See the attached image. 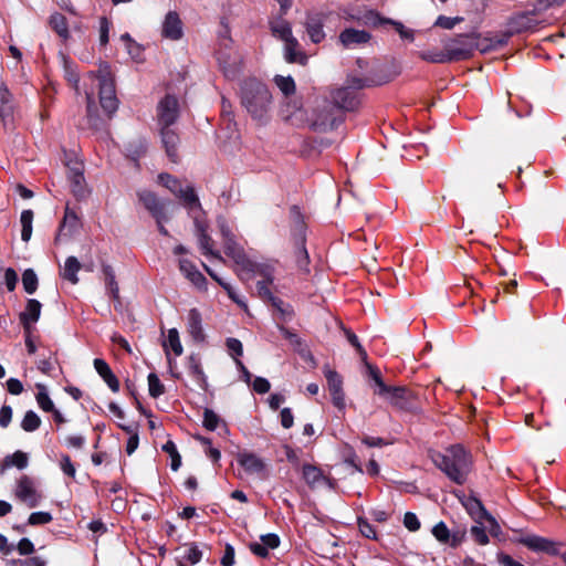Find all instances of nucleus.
<instances>
[{
  "label": "nucleus",
  "instance_id": "680f3d73",
  "mask_svg": "<svg viewBox=\"0 0 566 566\" xmlns=\"http://www.w3.org/2000/svg\"><path fill=\"white\" fill-rule=\"evenodd\" d=\"M281 424L285 429L293 427L294 417L290 408H283L280 413Z\"/></svg>",
  "mask_w": 566,
  "mask_h": 566
},
{
  "label": "nucleus",
  "instance_id": "7ed1b4c3",
  "mask_svg": "<svg viewBox=\"0 0 566 566\" xmlns=\"http://www.w3.org/2000/svg\"><path fill=\"white\" fill-rule=\"evenodd\" d=\"M432 461L452 481L462 484L471 469V455L462 446H452L446 453L432 454Z\"/></svg>",
  "mask_w": 566,
  "mask_h": 566
},
{
  "label": "nucleus",
  "instance_id": "473e14b6",
  "mask_svg": "<svg viewBox=\"0 0 566 566\" xmlns=\"http://www.w3.org/2000/svg\"><path fill=\"white\" fill-rule=\"evenodd\" d=\"M189 373L200 388L205 389L207 387L206 375L199 360L193 356L189 358Z\"/></svg>",
  "mask_w": 566,
  "mask_h": 566
},
{
  "label": "nucleus",
  "instance_id": "79ce46f5",
  "mask_svg": "<svg viewBox=\"0 0 566 566\" xmlns=\"http://www.w3.org/2000/svg\"><path fill=\"white\" fill-rule=\"evenodd\" d=\"M41 426L40 417L32 410L25 412L22 421L21 428L27 432H33L38 430Z\"/></svg>",
  "mask_w": 566,
  "mask_h": 566
},
{
  "label": "nucleus",
  "instance_id": "ea45409f",
  "mask_svg": "<svg viewBox=\"0 0 566 566\" xmlns=\"http://www.w3.org/2000/svg\"><path fill=\"white\" fill-rule=\"evenodd\" d=\"M106 290L109 296L119 303V289L115 281V275L111 268L104 269Z\"/></svg>",
  "mask_w": 566,
  "mask_h": 566
},
{
  "label": "nucleus",
  "instance_id": "c756f323",
  "mask_svg": "<svg viewBox=\"0 0 566 566\" xmlns=\"http://www.w3.org/2000/svg\"><path fill=\"white\" fill-rule=\"evenodd\" d=\"M521 544L525 545L527 548L534 552H553V544L544 537H539L536 535H527L518 541Z\"/></svg>",
  "mask_w": 566,
  "mask_h": 566
},
{
  "label": "nucleus",
  "instance_id": "f704fd0d",
  "mask_svg": "<svg viewBox=\"0 0 566 566\" xmlns=\"http://www.w3.org/2000/svg\"><path fill=\"white\" fill-rule=\"evenodd\" d=\"M323 373L326 377L329 392L343 390V379L335 370L325 366Z\"/></svg>",
  "mask_w": 566,
  "mask_h": 566
},
{
  "label": "nucleus",
  "instance_id": "a211bd4d",
  "mask_svg": "<svg viewBox=\"0 0 566 566\" xmlns=\"http://www.w3.org/2000/svg\"><path fill=\"white\" fill-rule=\"evenodd\" d=\"M138 198L145 208L156 218L157 223H160V217L165 213L164 202H161L154 192L148 190L138 192Z\"/></svg>",
  "mask_w": 566,
  "mask_h": 566
},
{
  "label": "nucleus",
  "instance_id": "58836bf2",
  "mask_svg": "<svg viewBox=\"0 0 566 566\" xmlns=\"http://www.w3.org/2000/svg\"><path fill=\"white\" fill-rule=\"evenodd\" d=\"M311 124L319 129H326L328 127H333L334 117H333V107L328 106L322 114H319L316 118L311 120Z\"/></svg>",
  "mask_w": 566,
  "mask_h": 566
},
{
  "label": "nucleus",
  "instance_id": "338daca9",
  "mask_svg": "<svg viewBox=\"0 0 566 566\" xmlns=\"http://www.w3.org/2000/svg\"><path fill=\"white\" fill-rule=\"evenodd\" d=\"M221 564L223 566H233L234 565V548L227 544L224 548V554L221 558Z\"/></svg>",
  "mask_w": 566,
  "mask_h": 566
},
{
  "label": "nucleus",
  "instance_id": "f257e3e1",
  "mask_svg": "<svg viewBox=\"0 0 566 566\" xmlns=\"http://www.w3.org/2000/svg\"><path fill=\"white\" fill-rule=\"evenodd\" d=\"M221 234L224 252L234 261L237 271L242 279L250 280L254 276H260V280L273 283L275 270L273 262H255L250 260L243 249L234 241L231 230L223 224H221Z\"/></svg>",
  "mask_w": 566,
  "mask_h": 566
},
{
  "label": "nucleus",
  "instance_id": "774afa93",
  "mask_svg": "<svg viewBox=\"0 0 566 566\" xmlns=\"http://www.w3.org/2000/svg\"><path fill=\"white\" fill-rule=\"evenodd\" d=\"M497 562L502 566H524L523 564H521L520 562L513 559L510 555L504 554V553H500L497 555Z\"/></svg>",
  "mask_w": 566,
  "mask_h": 566
},
{
  "label": "nucleus",
  "instance_id": "4468645a",
  "mask_svg": "<svg viewBox=\"0 0 566 566\" xmlns=\"http://www.w3.org/2000/svg\"><path fill=\"white\" fill-rule=\"evenodd\" d=\"M273 283L266 282L265 280H259L256 283L258 294L263 300H269L277 308L284 319L290 318L293 311L290 306H284L283 302L275 298L272 294L271 285Z\"/></svg>",
  "mask_w": 566,
  "mask_h": 566
},
{
  "label": "nucleus",
  "instance_id": "423d86ee",
  "mask_svg": "<svg viewBox=\"0 0 566 566\" xmlns=\"http://www.w3.org/2000/svg\"><path fill=\"white\" fill-rule=\"evenodd\" d=\"M13 494L18 501L31 509L38 506L42 501V494L38 489L35 480L27 474H22L17 479Z\"/></svg>",
  "mask_w": 566,
  "mask_h": 566
},
{
  "label": "nucleus",
  "instance_id": "dca6fc26",
  "mask_svg": "<svg viewBox=\"0 0 566 566\" xmlns=\"http://www.w3.org/2000/svg\"><path fill=\"white\" fill-rule=\"evenodd\" d=\"M186 327L193 342L200 343L205 339L202 316L199 310L191 308L188 312Z\"/></svg>",
  "mask_w": 566,
  "mask_h": 566
},
{
  "label": "nucleus",
  "instance_id": "cd10ccee",
  "mask_svg": "<svg viewBox=\"0 0 566 566\" xmlns=\"http://www.w3.org/2000/svg\"><path fill=\"white\" fill-rule=\"evenodd\" d=\"M182 554L178 556V566H191L202 558V552L195 544L184 545Z\"/></svg>",
  "mask_w": 566,
  "mask_h": 566
},
{
  "label": "nucleus",
  "instance_id": "c85d7f7f",
  "mask_svg": "<svg viewBox=\"0 0 566 566\" xmlns=\"http://www.w3.org/2000/svg\"><path fill=\"white\" fill-rule=\"evenodd\" d=\"M28 464H29L28 454L20 450L15 451L14 453L9 454L3 459L1 468H0V474H3L6 470H8L9 468H12V467H14L19 470H23L28 467Z\"/></svg>",
  "mask_w": 566,
  "mask_h": 566
},
{
  "label": "nucleus",
  "instance_id": "b1692460",
  "mask_svg": "<svg viewBox=\"0 0 566 566\" xmlns=\"http://www.w3.org/2000/svg\"><path fill=\"white\" fill-rule=\"evenodd\" d=\"M270 29L272 35L282 42L294 36L292 33L291 23L285 20L282 14L270 20Z\"/></svg>",
  "mask_w": 566,
  "mask_h": 566
},
{
  "label": "nucleus",
  "instance_id": "6e6d98bb",
  "mask_svg": "<svg viewBox=\"0 0 566 566\" xmlns=\"http://www.w3.org/2000/svg\"><path fill=\"white\" fill-rule=\"evenodd\" d=\"M227 348L234 360L243 354L242 343L237 338H228Z\"/></svg>",
  "mask_w": 566,
  "mask_h": 566
},
{
  "label": "nucleus",
  "instance_id": "8fccbe9b",
  "mask_svg": "<svg viewBox=\"0 0 566 566\" xmlns=\"http://www.w3.org/2000/svg\"><path fill=\"white\" fill-rule=\"evenodd\" d=\"M52 515L49 512H34L28 518V524L31 526L44 525L52 521Z\"/></svg>",
  "mask_w": 566,
  "mask_h": 566
},
{
  "label": "nucleus",
  "instance_id": "c9c22d12",
  "mask_svg": "<svg viewBox=\"0 0 566 566\" xmlns=\"http://www.w3.org/2000/svg\"><path fill=\"white\" fill-rule=\"evenodd\" d=\"M66 81L78 92V75L75 65L65 56L61 55Z\"/></svg>",
  "mask_w": 566,
  "mask_h": 566
},
{
  "label": "nucleus",
  "instance_id": "9b49d317",
  "mask_svg": "<svg viewBox=\"0 0 566 566\" xmlns=\"http://www.w3.org/2000/svg\"><path fill=\"white\" fill-rule=\"evenodd\" d=\"M237 461L248 474L259 475L262 478L266 475L265 461L252 452L239 453L237 457Z\"/></svg>",
  "mask_w": 566,
  "mask_h": 566
},
{
  "label": "nucleus",
  "instance_id": "e433bc0d",
  "mask_svg": "<svg viewBox=\"0 0 566 566\" xmlns=\"http://www.w3.org/2000/svg\"><path fill=\"white\" fill-rule=\"evenodd\" d=\"M50 24L52 29L63 39H67L69 36V28L66 23V19L61 13H54L50 18Z\"/></svg>",
  "mask_w": 566,
  "mask_h": 566
},
{
  "label": "nucleus",
  "instance_id": "49530a36",
  "mask_svg": "<svg viewBox=\"0 0 566 566\" xmlns=\"http://www.w3.org/2000/svg\"><path fill=\"white\" fill-rule=\"evenodd\" d=\"M276 86L284 95H290L295 91V83L291 76L277 75L274 78Z\"/></svg>",
  "mask_w": 566,
  "mask_h": 566
},
{
  "label": "nucleus",
  "instance_id": "2f4dec72",
  "mask_svg": "<svg viewBox=\"0 0 566 566\" xmlns=\"http://www.w3.org/2000/svg\"><path fill=\"white\" fill-rule=\"evenodd\" d=\"M467 39L464 35H459L457 39L448 42L444 45L443 55H450L452 50H455L459 52V55L452 57L453 60H461L465 59L471 54V49L467 48L463 43V41Z\"/></svg>",
  "mask_w": 566,
  "mask_h": 566
},
{
  "label": "nucleus",
  "instance_id": "20e7f679",
  "mask_svg": "<svg viewBox=\"0 0 566 566\" xmlns=\"http://www.w3.org/2000/svg\"><path fill=\"white\" fill-rule=\"evenodd\" d=\"M271 93L265 85L250 81L242 87L241 102L253 119L263 122L268 118Z\"/></svg>",
  "mask_w": 566,
  "mask_h": 566
},
{
  "label": "nucleus",
  "instance_id": "a878e982",
  "mask_svg": "<svg viewBox=\"0 0 566 566\" xmlns=\"http://www.w3.org/2000/svg\"><path fill=\"white\" fill-rule=\"evenodd\" d=\"M282 115L293 125H302L307 122L304 111L296 101L286 103L282 108Z\"/></svg>",
  "mask_w": 566,
  "mask_h": 566
},
{
  "label": "nucleus",
  "instance_id": "393cba45",
  "mask_svg": "<svg viewBox=\"0 0 566 566\" xmlns=\"http://www.w3.org/2000/svg\"><path fill=\"white\" fill-rule=\"evenodd\" d=\"M332 102L339 108L350 109L355 106L354 91L349 87H339L331 93Z\"/></svg>",
  "mask_w": 566,
  "mask_h": 566
},
{
  "label": "nucleus",
  "instance_id": "603ef678",
  "mask_svg": "<svg viewBox=\"0 0 566 566\" xmlns=\"http://www.w3.org/2000/svg\"><path fill=\"white\" fill-rule=\"evenodd\" d=\"M471 535L474 541L480 545H486L489 543V536L486 535L484 526L478 523V525L472 526Z\"/></svg>",
  "mask_w": 566,
  "mask_h": 566
},
{
  "label": "nucleus",
  "instance_id": "ddd939ff",
  "mask_svg": "<svg viewBox=\"0 0 566 566\" xmlns=\"http://www.w3.org/2000/svg\"><path fill=\"white\" fill-rule=\"evenodd\" d=\"M179 270L182 275L199 291H207V280L197 266L187 258H180L178 261Z\"/></svg>",
  "mask_w": 566,
  "mask_h": 566
},
{
  "label": "nucleus",
  "instance_id": "bf43d9fd",
  "mask_svg": "<svg viewBox=\"0 0 566 566\" xmlns=\"http://www.w3.org/2000/svg\"><path fill=\"white\" fill-rule=\"evenodd\" d=\"M358 527L360 533L367 537V538H376V531L371 526L370 523H368L365 518L359 517L358 518Z\"/></svg>",
  "mask_w": 566,
  "mask_h": 566
},
{
  "label": "nucleus",
  "instance_id": "bb28decb",
  "mask_svg": "<svg viewBox=\"0 0 566 566\" xmlns=\"http://www.w3.org/2000/svg\"><path fill=\"white\" fill-rule=\"evenodd\" d=\"M303 478L311 488H319L323 484H328V480L323 475L322 471L312 464H305L302 469Z\"/></svg>",
  "mask_w": 566,
  "mask_h": 566
},
{
  "label": "nucleus",
  "instance_id": "f03ea898",
  "mask_svg": "<svg viewBox=\"0 0 566 566\" xmlns=\"http://www.w3.org/2000/svg\"><path fill=\"white\" fill-rule=\"evenodd\" d=\"M91 82V86L85 90L87 111L92 112L94 104V87H98L99 103L107 114H113L118 106L115 95L114 82L112 78L109 65L103 63L99 65L97 73L90 72L86 76L85 84Z\"/></svg>",
  "mask_w": 566,
  "mask_h": 566
},
{
  "label": "nucleus",
  "instance_id": "f3484780",
  "mask_svg": "<svg viewBox=\"0 0 566 566\" xmlns=\"http://www.w3.org/2000/svg\"><path fill=\"white\" fill-rule=\"evenodd\" d=\"M370 34L365 30H357V29H345L339 34V41L340 43L348 49L365 44L369 42Z\"/></svg>",
  "mask_w": 566,
  "mask_h": 566
},
{
  "label": "nucleus",
  "instance_id": "a19ab883",
  "mask_svg": "<svg viewBox=\"0 0 566 566\" xmlns=\"http://www.w3.org/2000/svg\"><path fill=\"white\" fill-rule=\"evenodd\" d=\"M457 55H459V52L455 50H452L451 54L449 56L443 55V51L442 52H421L419 54L420 59H422L423 61H427V62H431V63L449 62V61H452V57H454Z\"/></svg>",
  "mask_w": 566,
  "mask_h": 566
},
{
  "label": "nucleus",
  "instance_id": "6e6552de",
  "mask_svg": "<svg viewBox=\"0 0 566 566\" xmlns=\"http://www.w3.org/2000/svg\"><path fill=\"white\" fill-rule=\"evenodd\" d=\"M189 216L193 219L198 237V243L202 254L218 260H222L220 252L213 249V241L206 233L207 223L206 220L203 219L202 209L200 208V212H193L190 213Z\"/></svg>",
  "mask_w": 566,
  "mask_h": 566
},
{
  "label": "nucleus",
  "instance_id": "5701e85b",
  "mask_svg": "<svg viewBox=\"0 0 566 566\" xmlns=\"http://www.w3.org/2000/svg\"><path fill=\"white\" fill-rule=\"evenodd\" d=\"M41 308L42 305L38 300L31 298L28 301L24 312L20 314V321L27 331L39 321Z\"/></svg>",
  "mask_w": 566,
  "mask_h": 566
},
{
  "label": "nucleus",
  "instance_id": "052dcab7",
  "mask_svg": "<svg viewBox=\"0 0 566 566\" xmlns=\"http://www.w3.org/2000/svg\"><path fill=\"white\" fill-rule=\"evenodd\" d=\"M111 23L106 18H101L99 20V42L102 45H105L108 42V33H109Z\"/></svg>",
  "mask_w": 566,
  "mask_h": 566
},
{
  "label": "nucleus",
  "instance_id": "4be33fe9",
  "mask_svg": "<svg viewBox=\"0 0 566 566\" xmlns=\"http://www.w3.org/2000/svg\"><path fill=\"white\" fill-rule=\"evenodd\" d=\"M464 506L468 513L476 521V523H483L485 520L488 523H492L497 527V523L493 516H491L483 507L481 502L476 499H468L464 502Z\"/></svg>",
  "mask_w": 566,
  "mask_h": 566
},
{
  "label": "nucleus",
  "instance_id": "aec40b11",
  "mask_svg": "<svg viewBox=\"0 0 566 566\" xmlns=\"http://www.w3.org/2000/svg\"><path fill=\"white\" fill-rule=\"evenodd\" d=\"M160 132H161V139H163L164 147L166 149L167 156L169 157V159L172 163H177L179 159V157H178V144H179L178 135L170 127L169 128L161 127Z\"/></svg>",
  "mask_w": 566,
  "mask_h": 566
},
{
  "label": "nucleus",
  "instance_id": "6ab92c4d",
  "mask_svg": "<svg viewBox=\"0 0 566 566\" xmlns=\"http://www.w3.org/2000/svg\"><path fill=\"white\" fill-rule=\"evenodd\" d=\"M284 57L289 63H298L305 65L307 63L306 54L300 49V43L295 36L284 41Z\"/></svg>",
  "mask_w": 566,
  "mask_h": 566
},
{
  "label": "nucleus",
  "instance_id": "7c9ffc66",
  "mask_svg": "<svg viewBox=\"0 0 566 566\" xmlns=\"http://www.w3.org/2000/svg\"><path fill=\"white\" fill-rule=\"evenodd\" d=\"M81 270V263L75 256H69L62 266L60 274L63 279L70 281L72 284L78 282L77 273Z\"/></svg>",
  "mask_w": 566,
  "mask_h": 566
},
{
  "label": "nucleus",
  "instance_id": "0e129e2a",
  "mask_svg": "<svg viewBox=\"0 0 566 566\" xmlns=\"http://www.w3.org/2000/svg\"><path fill=\"white\" fill-rule=\"evenodd\" d=\"M4 282L9 291H13L15 289L18 275L13 269L9 268L6 270Z\"/></svg>",
  "mask_w": 566,
  "mask_h": 566
},
{
  "label": "nucleus",
  "instance_id": "de8ad7c7",
  "mask_svg": "<svg viewBox=\"0 0 566 566\" xmlns=\"http://www.w3.org/2000/svg\"><path fill=\"white\" fill-rule=\"evenodd\" d=\"M148 387L151 397L157 398L165 392V387L156 374L148 375Z\"/></svg>",
  "mask_w": 566,
  "mask_h": 566
},
{
  "label": "nucleus",
  "instance_id": "a18cd8bd",
  "mask_svg": "<svg viewBox=\"0 0 566 566\" xmlns=\"http://www.w3.org/2000/svg\"><path fill=\"white\" fill-rule=\"evenodd\" d=\"M163 450L168 453L171 459V470L177 471L181 465V457L177 451L176 444L169 440L163 446Z\"/></svg>",
  "mask_w": 566,
  "mask_h": 566
},
{
  "label": "nucleus",
  "instance_id": "4d7b16f0",
  "mask_svg": "<svg viewBox=\"0 0 566 566\" xmlns=\"http://www.w3.org/2000/svg\"><path fill=\"white\" fill-rule=\"evenodd\" d=\"M221 286L224 289V291L227 292L228 296L234 303H237L240 307H242L244 310L248 308L247 303L243 300V297H241L229 283H221Z\"/></svg>",
  "mask_w": 566,
  "mask_h": 566
},
{
  "label": "nucleus",
  "instance_id": "13d9d810",
  "mask_svg": "<svg viewBox=\"0 0 566 566\" xmlns=\"http://www.w3.org/2000/svg\"><path fill=\"white\" fill-rule=\"evenodd\" d=\"M403 525L406 528H408L410 532H416L420 528V522L416 514L411 512H407L403 516Z\"/></svg>",
  "mask_w": 566,
  "mask_h": 566
},
{
  "label": "nucleus",
  "instance_id": "4c0bfd02",
  "mask_svg": "<svg viewBox=\"0 0 566 566\" xmlns=\"http://www.w3.org/2000/svg\"><path fill=\"white\" fill-rule=\"evenodd\" d=\"M20 222L22 226L21 239L24 242H28L32 235L33 212L31 210H23L20 217Z\"/></svg>",
  "mask_w": 566,
  "mask_h": 566
},
{
  "label": "nucleus",
  "instance_id": "f8f14e48",
  "mask_svg": "<svg viewBox=\"0 0 566 566\" xmlns=\"http://www.w3.org/2000/svg\"><path fill=\"white\" fill-rule=\"evenodd\" d=\"M327 14L323 12L308 13L305 21L306 33L313 43H321L325 39L323 30Z\"/></svg>",
  "mask_w": 566,
  "mask_h": 566
},
{
  "label": "nucleus",
  "instance_id": "69168bd1",
  "mask_svg": "<svg viewBox=\"0 0 566 566\" xmlns=\"http://www.w3.org/2000/svg\"><path fill=\"white\" fill-rule=\"evenodd\" d=\"M7 389L11 395H20L23 391L22 382L17 378H9L7 380Z\"/></svg>",
  "mask_w": 566,
  "mask_h": 566
},
{
  "label": "nucleus",
  "instance_id": "39448f33",
  "mask_svg": "<svg viewBox=\"0 0 566 566\" xmlns=\"http://www.w3.org/2000/svg\"><path fill=\"white\" fill-rule=\"evenodd\" d=\"M157 184L169 190L187 208L188 213L200 212L201 205L191 185L169 174H159Z\"/></svg>",
  "mask_w": 566,
  "mask_h": 566
},
{
  "label": "nucleus",
  "instance_id": "e2e57ef3",
  "mask_svg": "<svg viewBox=\"0 0 566 566\" xmlns=\"http://www.w3.org/2000/svg\"><path fill=\"white\" fill-rule=\"evenodd\" d=\"M271 388L268 379L263 377H256L253 381V390L258 394H266Z\"/></svg>",
  "mask_w": 566,
  "mask_h": 566
},
{
  "label": "nucleus",
  "instance_id": "3c124183",
  "mask_svg": "<svg viewBox=\"0 0 566 566\" xmlns=\"http://www.w3.org/2000/svg\"><path fill=\"white\" fill-rule=\"evenodd\" d=\"M12 95L4 84H0V115L6 113L11 105Z\"/></svg>",
  "mask_w": 566,
  "mask_h": 566
},
{
  "label": "nucleus",
  "instance_id": "412c9836",
  "mask_svg": "<svg viewBox=\"0 0 566 566\" xmlns=\"http://www.w3.org/2000/svg\"><path fill=\"white\" fill-rule=\"evenodd\" d=\"M93 364L96 373L103 378L109 389L117 392L119 390V381L108 364L102 358H95Z\"/></svg>",
  "mask_w": 566,
  "mask_h": 566
},
{
  "label": "nucleus",
  "instance_id": "9d476101",
  "mask_svg": "<svg viewBox=\"0 0 566 566\" xmlns=\"http://www.w3.org/2000/svg\"><path fill=\"white\" fill-rule=\"evenodd\" d=\"M163 348L169 365L170 369H174L176 367V359L171 357V354H174L175 357H179L184 353V347L180 342L179 332L177 328H170L167 331V334L163 340Z\"/></svg>",
  "mask_w": 566,
  "mask_h": 566
},
{
  "label": "nucleus",
  "instance_id": "0eeeda50",
  "mask_svg": "<svg viewBox=\"0 0 566 566\" xmlns=\"http://www.w3.org/2000/svg\"><path fill=\"white\" fill-rule=\"evenodd\" d=\"M369 374L376 385L375 394L394 406L402 407L406 400V389L402 387H388L381 380L379 373L371 367L369 368Z\"/></svg>",
  "mask_w": 566,
  "mask_h": 566
},
{
  "label": "nucleus",
  "instance_id": "5fc2aeb1",
  "mask_svg": "<svg viewBox=\"0 0 566 566\" xmlns=\"http://www.w3.org/2000/svg\"><path fill=\"white\" fill-rule=\"evenodd\" d=\"M462 20L463 19L460 17L450 18L446 15H439L434 22V25L450 30L454 28L455 24L460 23Z\"/></svg>",
  "mask_w": 566,
  "mask_h": 566
},
{
  "label": "nucleus",
  "instance_id": "72a5a7b5",
  "mask_svg": "<svg viewBox=\"0 0 566 566\" xmlns=\"http://www.w3.org/2000/svg\"><path fill=\"white\" fill-rule=\"evenodd\" d=\"M120 40L123 42H125L126 50L134 61H136V62L144 61V55H143L144 50H143L142 45L134 42L128 33L123 34L120 36Z\"/></svg>",
  "mask_w": 566,
  "mask_h": 566
},
{
  "label": "nucleus",
  "instance_id": "c03bdc74",
  "mask_svg": "<svg viewBox=\"0 0 566 566\" xmlns=\"http://www.w3.org/2000/svg\"><path fill=\"white\" fill-rule=\"evenodd\" d=\"M23 289L28 294H33L38 289V276L35 272L28 269L22 274Z\"/></svg>",
  "mask_w": 566,
  "mask_h": 566
},
{
  "label": "nucleus",
  "instance_id": "864d4df0",
  "mask_svg": "<svg viewBox=\"0 0 566 566\" xmlns=\"http://www.w3.org/2000/svg\"><path fill=\"white\" fill-rule=\"evenodd\" d=\"M433 536L441 543H448L450 538V532L443 522L438 523L432 528Z\"/></svg>",
  "mask_w": 566,
  "mask_h": 566
},
{
  "label": "nucleus",
  "instance_id": "37998d69",
  "mask_svg": "<svg viewBox=\"0 0 566 566\" xmlns=\"http://www.w3.org/2000/svg\"><path fill=\"white\" fill-rule=\"evenodd\" d=\"M36 387L39 389V391L36 394V402H38L39 407L43 411L50 412L51 410L54 409V403L51 400V398L49 397L45 386L39 384V385H36Z\"/></svg>",
  "mask_w": 566,
  "mask_h": 566
},
{
  "label": "nucleus",
  "instance_id": "1a4fd4ad",
  "mask_svg": "<svg viewBox=\"0 0 566 566\" xmlns=\"http://www.w3.org/2000/svg\"><path fill=\"white\" fill-rule=\"evenodd\" d=\"M179 104L178 99L172 95L165 96L158 104L157 117L161 127L169 128L178 118Z\"/></svg>",
  "mask_w": 566,
  "mask_h": 566
},
{
  "label": "nucleus",
  "instance_id": "2eb2a0df",
  "mask_svg": "<svg viewBox=\"0 0 566 566\" xmlns=\"http://www.w3.org/2000/svg\"><path fill=\"white\" fill-rule=\"evenodd\" d=\"M161 34L170 40H179L182 36V23L177 12L170 11L166 14Z\"/></svg>",
  "mask_w": 566,
  "mask_h": 566
},
{
  "label": "nucleus",
  "instance_id": "09e8293b",
  "mask_svg": "<svg viewBox=\"0 0 566 566\" xmlns=\"http://www.w3.org/2000/svg\"><path fill=\"white\" fill-rule=\"evenodd\" d=\"M221 419L219 416L210 409H206L203 412V426L206 429L213 431L218 428Z\"/></svg>",
  "mask_w": 566,
  "mask_h": 566
}]
</instances>
